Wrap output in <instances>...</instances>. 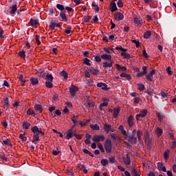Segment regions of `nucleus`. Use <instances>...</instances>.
<instances>
[{"label": "nucleus", "instance_id": "obj_1", "mask_svg": "<svg viewBox=\"0 0 176 176\" xmlns=\"http://www.w3.org/2000/svg\"><path fill=\"white\" fill-rule=\"evenodd\" d=\"M53 79L54 78L52 74H47L45 76V86L48 89H52L53 88Z\"/></svg>", "mask_w": 176, "mask_h": 176}, {"label": "nucleus", "instance_id": "obj_2", "mask_svg": "<svg viewBox=\"0 0 176 176\" xmlns=\"http://www.w3.org/2000/svg\"><path fill=\"white\" fill-rule=\"evenodd\" d=\"M135 133L136 131L135 129H134L133 131H132V135H126V140H127L129 141V142H130V144H135V142H137V138H135Z\"/></svg>", "mask_w": 176, "mask_h": 176}, {"label": "nucleus", "instance_id": "obj_3", "mask_svg": "<svg viewBox=\"0 0 176 176\" xmlns=\"http://www.w3.org/2000/svg\"><path fill=\"white\" fill-rule=\"evenodd\" d=\"M28 24L30 28H36L39 25V19L36 17L31 18Z\"/></svg>", "mask_w": 176, "mask_h": 176}, {"label": "nucleus", "instance_id": "obj_4", "mask_svg": "<svg viewBox=\"0 0 176 176\" xmlns=\"http://www.w3.org/2000/svg\"><path fill=\"white\" fill-rule=\"evenodd\" d=\"M104 149L107 153H111L112 152V141L107 139L104 142Z\"/></svg>", "mask_w": 176, "mask_h": 176}, {"label": "nucleus", "instance_id": "obj_5", "mask_svg": "<svg viewBox=\"0 0 176 176\" xmlns=\"http://www.w3.org/2000/svg\"><path fill=\"white\" fill-rule=\"evenodd\" d=\"M94 142H100L105 141V136L104 135H94L92 138Z\"/></svg>", "mask_w": 176, "mask_h": 176}, {"label": "nucleus", "instance_id": "obj_6", "mask_svg": "<svg viewBox=\"0 0 176 176\" xmlns=\"http://www.w3.org/2000/svg\"><path fill=\"white\" fill-rule=\"evenodd\" d=\"M74 127L75 126H73L69 131H67L66 133L67 140H71L72 137H75V135H76V133H75V130H74Z\"/></svg>", "mask_w": 176, "mask_h": 176}, {"label": "nucleus", "instance_id": "obj_7", "mask_svg": "<svg viewBox=\"0 0 176 176\" xmlns=\"http://www.w3.org/2000/svg\"><path fill=\"white\" fill-rule=\"evenodd\" d=\"M79 91V88L75 85H72L69 88V93L71 94V98H74L76 96V92Z\"/></svg>", "mask_w": 176, "mask_h": 176}, {"label": "nucleus", "instance_id": "obj_8", "mask_svg": "<svg viewBox=\"0 0 176 176\" xmlns=\"http://www.w3.org/2000/svg\"><path fill=\"white\" fill-rule=\"evenodd\" d=\"M148 115V110L142 109L140 111V113L135 116L136 120H140V118H145Z\"/></svg>", "mask_w": 176, "mask_h": 176}, {"label": "nucleus", "instance_id": "obj_9", "mask_svg": "<svg viewBox=\"0 0 176 176\" xmlns=\"http://www.w3.org/2000/svg\"><path fill=\"white\" fill-rule=\"evenodd\" d=\"M122 162L124 164H125V166H130L131 163V159L130 158V156L129 155V154H126L123 156Z\"/></svg>", "mask_w": 176, "mask_h": 176}, {"label": "nucleus", "instance_id": "obj_10", "mask_svg": "<svg viewBox=\"0 0 176 176\" xmlns=\"http://www.w3.org/2000/svg\"><path fill=\"white\" fill-rule=\"evenodd\" d=\"M114 19L116 21H122L124 19V15L121 12H116L114 14Z\"/></svg>", "mask_w": 176, "mask_h": 176}, {"label": "nucleus", "instance_id": "obj_11", "mask_svg": "<svg viewBox=\"0 0 176 176\" xmlns=\"http://www.w3.org/2000/svg\"><path fill=\"white\" fill-rule=\"evenodd\" d=\"M104 130L105 133H109L111 131V133H113L115 131V129L112 128V126L111 124L105 123L104 124Z\"/></svg>", "mask_w": 176, "mask_h": 176}, {"label": "nucleus", "instance_id": "obj_12", "mask_svg": "<svg viewBox=\"0 0 176 176\" xmlns=\"http://www.w3.org/2000/svg\"><path fill=\"white\" fill-rule=\"evenodd\" d=\"M36 76L39 79L43 80V79H45V69H40L36 73Z\"/></svg>", "mask_w": 176, "mask_h": 176}, {"label": "nucleus", "instance_id": "obj_13", "mask_svg": "<svg viewBox=\"0 0 176 176\" xmlns=\"http://www.w3.org/2000/svg\"><path fill=\"white\" fill-rule=\"evenodd\" d=\"M155 74H156V72L153 69L146 76V79L149 82H152L153 80V75H155Z\"/></svg>", "mask_w": 176, "mask_h": 176}, {"label": "nucleus", "instance_id": "obj_14", "mask_svg": "<svg viewBox=\"0 0 176 176\" xmlns=\"http://www.w3.org/2000/svg\"><path fill=\"white\" fill-rule=\"evenodd\" d=\"M147 68L148 67L146 66H143L142 67L143 72L138 73L137 74V77L138 78H141L142 76H145V75H146V74H148Z\"/></svg>", "mask_w": 176, "mask_h": 176}, {"label": "nucleus", "instance_id": "obj_15", "mask_svg": "<svg viewBox=\"0 0 176 176\" xmlns=\"http://www.w3.org/2000/svg\"><path fill=\"white\" fill-rule=\"evenodd\" d=\"M109 111L113 112V118L114 119H116V118H118L120 112V107L114 108L113 110L110 109Z\"/></svg>", "mask_w": 176, "mask_h": 176}, {"label": "nucleus", "instance_id": "obj_16", "mask_svg": "<svg viewBox=\"0 0 176 176\" xmlns=\"http://www.w3.org/2000/svg\"><path fill=\"white\" fill-rule=\"evenodd\" d=\"M94 105H96V103H94V102L90 100H87V102L85 104V106L86 107L87 109H90V108H92L93 107H94Z\"/></svg>", "mask_w": 176, "mask_h": 176}, {"label": "nucleus", "instance_id": "obj_17", "mask_svg": "<svg viewBox=\"0 0 176 176\" xmlns=\"http://www.w3.org/2000/svg\"><path fill=\"white\" fill-rule=\"evenodd\" d=\"M127 123L129 127H133L134 126V116H129V117L127 119Z\"/></svg>", "mask_w": 176, "mask_h": 176}, {"label": "nucleus", "instance_id": "obj_18", "mask_svg": "<svg viewBox=\"0 0 176 176\" xmlns=\"http://www.w3.org/2000/svg\"><path fill=\"white\" fill-rule=\"evenodd\" d=\"M17 12V4H14L10 8V14L13 15Z\"/></svg>", "mask_w": 176, "mask_h": 176}, {"label": "nucleus", "instance_id": "obj_19", "mask_svg": "<svg viewBox=\"0 0 176 176\" xmlns=\"http://www.w3.org/2000/svg\"><path fill=\"white\" fill-rule=\"evenodd\" d=\"M133 23L134 25L138 27V25H140L141 23H142V20H141V19H140L139 17L135 16V18H133Z\"/></svg>", "mask_w": 176, "mask_h": 176}, {"label": "nucleus", "instance_id": "obj_20", "mask_svg": "<svg viewBox=\"0 0 176 176\" xmlns=\"http://www.w3.org/2000/svg\"><path fill=\"white\" fill-rule=\"evenodd\" d=\"M102 60H109L112 61V56L107 54H103L101 55Z\"/></svg>", "mask_w": 176, "mask_h": 176}, {"label": "nucleus", "instance_id": "obj_21", "mask_svg": "<svg viewBox=\"0 0 176 176\" xmlns=\"http://www.w3.org/2000/svg\"><path fill=\"white\" fill-rule=\"evenodd\" d=\"M97 87H101L102 90H108V85L104 82H98Z\"/></svg>", "mask_w": 176, "mask_h": 176}, {"label": "nucleus", "instance_id": "obj_22", "mask_svg": "<svg viewBox=\"0 0 176 176\" xmlns=\"http://www.w3.org/2000/svg\"><path fill=\"white\" fill-rule=\"evenodd\" d=\"M120 76L121 78H126V79H127V80H131L133 79V77H131V75L130 74H127L126 73H122Z\"/></svg>", "mask_w": 176, "mask_h": 176}, {"label": "nucleus", "instance_id": "obj_23", "mask_svg": "<svg viewBox=\"0 0 176 176\" xmlns=\"http://www.w3.org/2000/svg\"><path fill=\"white\" fill-rule=\"evenodd\" d=\"M32 133H34V134H43V132L41 131L36 126H34V127L32 128Z\"/></svg>", "mask_w": 176, "mask_h": 176}, {"label": "nucleus", "instance_id": "obj_24", "mask_svg": "<svg viewBox=\"0 0 176 176\" xmlns=\"http://www.w3.org/2000/svg\"><path fill=\"white\" fill-rule=\"evenodd\" d=\"M39 141V135L38 134H34L33 139H32V144H38Z\"/></svg>", "mask_w": 176, "mask_h": 176}, {"label": "nucleus", "instance_id": "obj_25", "mask_svg": "<svg viewBox=\"0 0 176 176\" xmlns=\"http://www.w3.org/2000/svg\"><path fill=\"white\" fill-rule=\"evenodd\" d=\"M116 69L118 71H122V72H125V71H127V67H126L124 66L122 67L119 64H116Z\"/></svg>", "mask_w": 176, "mask_h": 176}, {"label": "nucleus", "instance_id": "obj_26", "mask_svg": "<svg viewBox=\"0 0 176 176\" xmlns=\"http://www.w3.org/2000/svg\"><path fill=\"white\" fill-rule=\"evenodd\" d=\"M60 26V23L51 22L50 24V28H52V30H54V28H56V27L58 28Z\"/></svg>", "mask_w": 176, "mask_h": 176}, {"label": "nucleus", "instance_id": "obj_27", "mask_svg": "<svg viewBox=\"0 0 176 176\" xmlns=\"http://www.w3.org/2000/svg\"><path fill=\"white\" fill-rule=\"evenodd\" d=\"M34 109L37 111V112H39V113H42V111H43V108H42V105L41 104L34 105Z\"/></svg>", "mask_w": 176, "mask_h": 176}, {"label": "nucleus", "instance_id": "obj_28", "mask_svg": "<svg viewBox=\"0 0 176 176\" xmlns=\"http://www.w3.org/2000/svg\"><path fill=\"white\" fill-rule=\"evenodd\" d=\"M170 157V150L166 149L164 152V159L165 160H168V158Z\"/></svg>", "mask_w": 176, "mask_h": 176}, {"label": "nucleus", "instance_id": "obj_29", "mask_svg": "<svg viewBox=\"0 0 176 176\" xmlns=\"http://www.w3.org/2000/svg\"><path fill=\"white\" fill-rule=\"evenodd\" d=\"M118 129L120 130V131H121V133L122 134V135H124V137L127 135V132L126 131V130H124L123 125H120L118 127Z\"/></svg>", "mask_w": 176, "mask_h": 176}, {"label": "nucleus", "instance_id": "obj_30", "mask_svg": "<svg viewBox=\"0 0 176 176\" xmlns=\"http://www.w3.org/2000/svg\"><path fill=\"white\" fill-rule=\"evenodd\" d=\"M118 10V7H116V3L111 2V12H116Z\"/></svg>", "mask_w": 176, "mask_h": 176}, {"label": "nucleus", "instance_id": "obj_31", "mask_svg": "<svg viewBox=\"0 0 176 176\" xmlns=\"http://www.w3.org/2000/svg\"><path fill=\"white\" fill-rule=\"evenodd\" d=\"M103 102L100 104L101 107H108V102H109V100L107 98H102Z\"/></svg>", "mask_w": 176, "mask_h": 176}, {"label": "nucleus", "instance_id": "obj_32", "mask_svg": "<svg viewBox=\"0 0 176 176\" xmlns=\"http://www.w3.org/2000/svg\"><path fill=\"white\" fill-rule=\"evenodd\" d=\"M113 63V60L110 61V63L104 62L103 63V67L104 68H111Z\"/></svg>", "mask_w": 176, "mask_h": 176}, {"label": "nucleus", "instance_id": "obj_33", "mask_svg": "<svg viewBox=\"0 0 176 176\" xmlns=\"http://www.w3.org/2000/svg\"><path fill=\"white\" fill-rule=\"evenodd\" d=\"M30 127H31V124L30 122H24L23 123V129H24V130H28Z\"/></svg>", "mask_w": 176, "mask_h": 176}, {"label": "nucleus", "instance_id": "obj_34", "mask_svg": "<svg viewBox=\"0 0 176 176\" xmlns=\"http://www.w3.org/2000/svg\"><path fill=\"white\" fill-rule=\"evenodd\" d=\"M3 108H6V109H8V108H9V98L6 97V99L4 100V102H3Z\"/></svg>", "mask_w": 176, "mask_h": 176}, {"label": "nucleus", "instance_id": "obj_35", "mask_svg": "<svg viewBox=\"0 0 176 176\" xmlns=\"http://www.w3.org/2000/svg\"><path fill=\"white\" fill-rule=\"evenodd\" d=\"M30 81L32 86H35V85H38L39 83V80H38V78H31Z\"/></svg>", "mask_w": 176, "mask_h": 176}, {"label": "nucleus", "instance_id": "obj_36", "mask_svg": "<svg viewBox=\"0 0 176 176\" xmlns=\"http://www.w3.org/2000/svg\"><path fill=\"white\" fill-rule=\"evenodd\" d=\"M60 21H67V15L63 12L60 13Z\"/></svg>", "mask_w": 176, "mask_h": 176}, {"label": "nucleus", "instance_id": "obj_37", "mask_svg": "<svg viewBox=\"0 0 176 176\" xmlns=\"http://www.w3.org/2000/svg\"><path fill=\"white\" fill-rule=\"evenodd\" d=\"M3 142L5 145H8V146H12V144L10 143V140L8 138H3Z\"/></svg>", "mask_w": 176, "mask_h": 176}, {"label": "nucleus", "instance_id": "obj_38", "mask_svg": "<svg viewBox=\"0 0 176 176\" xmlns=\"http://www.w3.org/2000/svg\"><path fill=\"white\" fill-rule=\"evenodd\" d=\"M78 116H74L72 118V122H73V123H74V124H75V126H78Z\"/></svg>", "mask_w": 176, "mask_h": 176}, {"label": "nucleus", "instance_id": "obj_39", "mask_svg": "<svg viewBox=\"0 0 176 176\" xmlns=\"http://www.w3.org/2000/svg\"><path fill=\"white\" fill-rule=\"evenodd\" d=\"M89 72H91V74H92V75H97V74H98V70L96 69L94 67H91L89 68Z\"/></svg>", "mask_w": 176, "mask_h": 176}, {"label": "nucleus", "instance_id": "obj_40", "mask_svg": "<svg viewBox=\"0 0 176 176\" xmlns=\"http://www.w3.org/2000/svg\"><path fill=\"white\" fill-rule=\"evenodd\" d=\"M103 50L107 53V54H112L113 53V50L109 47H104Z\"/></svg>", "mask_w": 176, "mask_h": 176}, {"label": "nucleus", "instance_id": "obj_41", "mask_svg": "<svg viewBox=\"0 0 176 176\" xmlns=\"http://www.w3.org/2000/svg\"><path fill=\"white\" fill-rule=\"evenodd\" d=\"M151 35H152V33H151V31H147L144 34V39H149L151 37Z\"/></svg>", "mask_w": 176, "mask_h": 176}, {"label": "nucleus", "instance_id": "obj_42", "mask_svg": "<svg viewBox=\"0 0 176 176\" xmlns=\"http://www.w3.org/2000/svg\"><path fill=\"white\" fill-rule=\"evenodd\" d=\"M155 133L157 135V137H160V135H162L163 134V130H162V129L160 128H157Z\"/></svg>", "mask_w": 176, "mask_h": 176}, {"label": "nucleus", "instance_id": "obj_43", "mask_svg": "<svg viewBox=\"0 0 176 176\" xmlns=\"http://www.w3.org/2000/svg\"><path fill=\"white\" fill-rule=\"evenodd\" d=\"M142 134H143V133L141 131V130H138V131H137V138H138V141H141Z\"/></svg>", "mask_w": 176, "mask_h": 176}, {"label": "nucleus", "instance_id": "obj_44", "mask_svg": "<svg viewBox=\"0 0 176 176\" xmlns=\"http://www.w3.org/2000/svg\"><path fill=\"white\" fill-rule=\"evenodd\" d=\"M145 85L142 83L138 84V89L140 90V91H142V90H144Z\"/></svg>", "mask_w": 176, "mask_h": 176}, {"label": "nucleus", "instance_id": "obj_45", "mask_svg": "<svg viewBox=\"0 0 176 176\" xmlns=\"http://www.w3.org/2000/svg\"><path fill=\"white\" fill-rule=\"evenodd\" d=\"M90 127H91V129H92V130H96V131L100 130V126L97 124H96L94 125L91 124Z\"/></svg>", "mask_w": 176, "mask_h": 176}, {"label": "nucleus", "instance_id": "obj_46", "mask_svg": "<svg viewBox=\"0 0 176 176\" xmlns=\"http://www.w3.org/2000/svg\"><path fill=\"white\" fill-rule=\"evenodd\" d=\"M156 115H157V117L158 118V120H160V122H162V120H163L164 119V115L161 114L160 113H157Z\"/></svg>", "mask_w": 176, "mask_h": 176}, {"label": "nucleus", "instance_id": "obj_47", "mask_svg": "<svg viewBox=\"0 0 176 176\" xmlns=\"http://www.w3.org/2000/svg\"><path fill=\"white\" fill-rule=\"evenodd\" d=\"M60 76H63L65 80L68 79V74H67V72L65 71H62L60 72Z\"/></svg>", "mask_w": 176, "mask_h": 176}, {"label": "nucleus", "instance_id": "obj_48", "mask_svg": "<svg viewBox=\"0 0 176 176\" xmlns=\"http://www.w3.org/2000/svg\"><path fill=\"white\" fill-rule=\"evenodd\" d=\"M121 56L124 57V58H130V54L126 53V52H122Z\"/></svg>", "mask_w": 176, "mask_h": 176}, {"label": "nucleus", "instance_id": "obj_49", "mask_svg": "<svg viewBox=\"0 0 176 176\" xmlns=\"http://www.w3.org/2000/svg\"><path fill=\"white\" fill-rule=\"evenodd\" d=\"M108 163H109V162L108 161V160L107 159H102L100 161V164H102V166H105L107 165H108Z\"/></svg>", "mask_w": 176, "mask_h": 176}, {"label": "nucleus", "instance_id": "obj_50", "mask_svg": "<svg viewBox=\"0 0 176 176\" xmlns=\"http://www.w3.org/2000/svg\"><path fill=\"white\" fill-rule=\"evenodd\" d=\"M92 8H94V10H97L98 12H100V7L97 4H96V2H92L91 3Z\"/></svg>", "mask_w": 176, "mask_h": 176}, {"label": "nucleus", "instance_id": "obj_51", "mask_svg": "<svg viewBox=\"0 0 176 176\" xmlns=\"http://www.w3.org/2000/svg\"><path fill=\"white\" fill-rule=\"evenodd\" d=\"M78 167L80 170L83 171L85 174H87V169H86V167L85 166V165H80Z\"/></svg>", "mask_w": 176, "mask_h": 176}, {"label": "nucleus", "instance_id": "obj_52", "mask_svg": "<svg viewBox=\"0 0 176 176\" xmlns=\"http://www.w3.org/2000/svg\"><path fill=\"white\" fill-rule=\"evenodd\" d=\"M19 138H20V140H23V142H25V141H27V137L24 136V134H19Z\"/></svg>", "mask_w": 176, "mask_h": 176}, {"label": "nucleus", "instance_id": "obj_53", "mask_svg": "<svg viewBox=\"0 0 176 176\" xmlns=\"http://www.w3.org/2000/svg\"><path fill=\"white\" fill-rule=\"evenodd\" d=\"M132 175L133 176H141V175H140V173L137 172V170H135V168H133L132 170Z\"/></svg>", "mask_w": 176, "mask_h": 176}, {"label": "nucleus", "instance_id": "obj_54", "mask_svg": "<svg viewBox=\"0 0 176 176\" xmlns=\"http://www.w3.org/2000/svg\"><path fill=\"white\" fill-rule=\"evenodd\" d=\"M116 50H121V52H127V49H124L122 47V45H119L118 47H116Z\"/></svg>", "mask_w": 176, "mask_h": 176}, {"label": "nucleus", "instance_id": "obj_55", "mask_svg": "<svg viewBox=\"0 0 176 176\" xmlns=\"http://www.w3.org/2000/svg\"><path fill=\"white\" fill-rule=\"evenodd\" d=\"M170 148L171 149H175L176 148V140H173V142H171L170 143Z\"/></svg>", "mask_w": 176, "mask_h": 176}, {"label": "nucleus", "instance_id": "obj_56", "mask_svg": "<svg viewBox=\"0 0 176 176\" xmlns=\"http://www.w3.org/2000/svg\"><path fill=\"white\" fill-rule=\"evenodd\" d=\"M27 115L30 116V115H34L35 116V112L34 111V110H32V109H29L27 111Z\"/></svg>", "mask_w": 176, "mask_h": 176}, {"label": "nucleus", "instance_id": "obj_57", "mask_svg": "<svg viewBox=\"0 0 176 176\" xmlns=\"http://www.w3.org/2000/svg\"><path fill=\"white\" fill-rule=\"evenodd\" d=\"M84 64H85V65H89V66L91 65V64H90V60L87 58H85L84 59Z\"/></svg>", "mask_w": 176, "mask_h": 176}, {"label": "nucleus", "instance_id": "obj_58", "mask_svg": "<svg viewBox=\"0 0 176 176\" xmlns=\"http://www.w3.org/2000/svg\"><path fill=\"white\" fill-rule=\"evenodd\" d=\"M90 19H91V16H87L84 17V21L85 23H90Z\"/></svg>", "mask_w": 176, "mask_h": 176}, {"label": "nucleus", "instance_id": "obj_59", "mask_svg": "<svg viewBox=\"0 0 176 176\" xmlns=\"http://www.w3.org/2000/svg\"><path fill=\"white\" fill-rule=\"evenodd\" d=\"M132 43H135L136 47H140V41L138 40H132Z\"/></svg>", "mask_w": 176, "mask_h": 176}, {"label": "nucleus", "instance_id": "obj_60", "mask_svg": "<svg viewBox=\"0 0 176 176\" xmlns=\"http://www.w3.org/2000/svg\"><path fill=\"white\" fill-rule=\"evenodd\" d=\"M19 55L20 56V57H22V58H25V52L21 51V52H19Z\"/></svg>", "mask_w": 176, "mask_h": 176}, {"label": "nucleus", "instance_id": "obj_61", "mask_svg": "<svg viewBox=\"0 0 176 176\" xmlns=\"http://www.w3.org/2000/svg\"><path fill=\"white\" fill-rule=\"evenodd\" d=\"M56 8L57 9H58L59 10H64V6L62 4H57L56 5Z\"/></svg>", "mask_w": 176, "mask_h": 176}, {"label": "nucleus", "instance_id": "obj_62", "mask_svg": "<svg viewBox=\"0 0 176 176\" xmlns=\"http://www.w3.org/2000/svg\"><path fill=\"white\" fill-rule=\"evenodd\" d=\"M101 57L100 56H95V61H96V63H101Z\"/></svg>", "mask_w": 176, "mask_h": 176}, {"label": "nucleus", "instance_id": "obj_63", "mask_svg": "<svg viewBox=\"0 0 176 176\" xmlns=\"http://www.w3.org/2000/svg\"><path fill=\"white\" fill-rule=\"evenodd\" d=\"M98 146L101 152H105V150L104 149V146H102V144H99Z\"/></svg>", "mask_w": 176, "mask_h": 176}, {"label": "nucleus", "instance_id": "obj_64", "mask_svg": "<svg viewBox=\"0 0 176 176\" xmlns=\"http://www.w3.org/2000/svg\"><path fill=\"white\" fill-rule=\"evenodd\" d=\"M157 168H158V170H162V168H163V162H158Z\"/></svg>", "mask_w": 176, "mask_h": 176}]
</instances>
